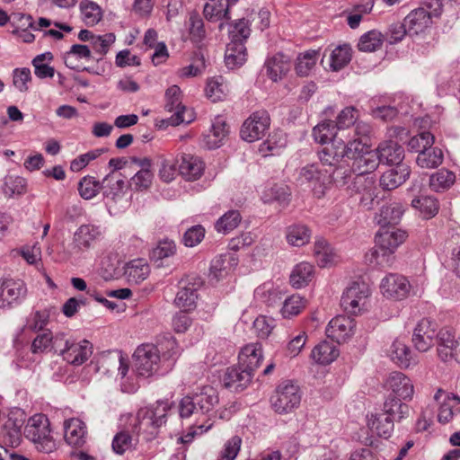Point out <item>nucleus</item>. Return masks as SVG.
<instances>
[{
    "mask_svg": "<svg viewBox=\"0 0 460 460\" xmlns=\"http://www.w3.org/2000/svg\"><path fill=\"white\" fill-rule=\"evenodd\" d=\"M380 164L397 166L404 164V148L394 140L381 142L376 148Z\"/></svg>",
    "mask_w": 460,
    "mask_h": 460,
    "instance_id": "a211bd4d",
    "label": "nucleus"
},
{
    "mask_svg": "<svg viewBox=\"0 0 460 460\" xmlns=\"http://www.w3.org/2000/svg\"><path fill=\"white\" fill-rule=\"evenodd\" d=\"M301 402L300 389L291 381L280 383L270 398L271 406L279 414L288 413L298 407Z\"/></svg>",
    "mask_w": 460,
    "mask_h": 460,
    "instance_id": "20e7f679",
    "label": "nucleus"
},
{
    "mask_svg": "<svg viewBox=\"0 0 460 460\" xmlns=\"http://www.w3.org/2000/svg\"><path fill=\"white\" fill-rule=\"evenodd\" d=\"M170 408L167 401H157L155 404L139 409L133 425L134 432L145 434L146 440L154 438L159 428L165 424Z\"/></svg>",
    "mask_w": 460,
    "mask_h": 460,
    "instance_id": "f03ea898",
    "label": "nucleus"
},
{
    "mask_svg": "<svg viewBox=\"0 0 460 460\" xmlns=\"http://www.w3.org/2000/svg\"><path fill=\"white\" fill-rule=\"evenodd\" d=\"M24 435L40 452L49 454L56 448V442L50 435L49 420L44 414H35L28 420Z\"/></svg>",
    "mask_w": 460,
    "mask_h": 460,
    "instance_id": "7ed1b4c3",
    "label": "nucleus"
},
{
    "mask_svg": "<svg viewBox=\"0 0 460 460\" xmlns=\"http://www.w3.org/2000/svg\"><path fill=\"white\" fill-rule=\"evenodd\" d=\"M411 206L425 217H434L438 211V202L431 196H420L411 200Z\"/></svg>",
    "mask_w": 460,
    "mask_h": 460,
    "instance_id": "de8ad7c7",
    "label": "nucleus"
},
{
    "mask_svg": "<svg viewBox=\"0 0 460 460\" xmlns=\"http://www.w3.org/2000/svg\"><path fill=\"white\" fill-rule=\"evenodd\" d=\"M270 125V119L267 111H254L243 123L240 136L246 142H254L265 136Z\"/></svg>",
    "mask_w": 460,
    "mask_h": 460,
    "instance_id": "423d86ee",
    "label": "nucleus"
},
{
    "mask_svg": "<svg viewBox=\"0 0 460 460\" xmlns=\"http://www.w3.org/2000/svg\"><path fill=\"white\" fill-rule=\"evenodd\" d=\"M205 236V228L200 226H193L183 234L182 242L187 247H194L199 244Z\"/></svg>",
    "mask_w": 460,
    "mask_h": 460,
    "instance_id": "0e129e2a",
    "label": "nucleus"
},
{
    "mask_svg": "<svg viewBox=\"0 0 460 460\" xmlns=\"http://www.w3.org/2000/svg\"><path fill=\"white\" fill-rule=\"evenodd\" d=\"M402 399L389 396L384 403L383 411L391 416L393 420H400L409 413V406L402 402Z\"/></svg>",
    "mask_w": 460,
    "mask_h": 460,
    "instance_id": "79ce46f5",
    "label": "nucleus"
},
{
    "mask_svg": "<svg viewBox=\"0 0 460 460\" xmlns=\"http://www.w3.org/2000/svg\"><path fill=\"white\" fill-rule=\"evenodd\" d=\"M386 387L391 390L395 397L402 400H411L414 393L411 380L403 373L392 372L386 379Z\"/></svg>",
    "mask_w": 460,
    "mask_h": 460,
    "instance_id": "6ab92c4d",
    "label": "nucleus"
},
{
    "mask_svg": "<svg viewBox=\"0 0 460 460\" xmlns=\"http://www.w3.org/2000/svg\"><path fill=\"white\" fill-rule=\"evenodd\" d=\"M367 426L373 433L384 438H390L394 431V420L384 411L371 414L367 420Z\"/></svg>",
    "mask_w": 460,
    "mask_h": 460,
    "instance_id": "7c9ffc66",
    "label": "nucleus"
},
{
    "mask_svg": "<svg viewBox=\"0 0 460 460\" xmlns=\"http://www.w3.org/2000/svg\"><path fill=\"white\" fill-rule=\"evenodd\" d=\"M102 187V181H96L92 176H85L78 183V191L83 199H90L96 196Z\"/></svg>",
    "mask_w": 460,
    "mask_h": 460,
    "instance_id": "864d4df0",
    "label": "nucleus"
},
{
    "mask_svg": "<svg viewBox=\"0 0 460 460\" xmlns=\"http://www.w3.org/2000/svg\"><path fill=\"white\" fill-rule=\"evenodd\" d=\"M202 284L203 281L199 277L181 279L179 282L180 289L174 299L176 306L186 311L194 309L199 296L198 290Z\"/></svg>",
    "mask_w": 460,
    "mask_h": 460,
    "instance_id": "9b49d317",
    "label": "nucleus"
},
{
    "mask_svg": "<svg viewBox=\"0 0 460 460\" xmlns=\"http://www.w3.org/2000/svg\"><path fill=\"white\" fill-rule=\"evenodd\" d=\"M128 173L111 172L102 180L103 195L116 201L123 196L127 186Z\"/></svg>",
    "mask_w": 460,
    "mask_h": 460,
    "instance_id": "4be33fe9",
    "label": "nucleus"
},
{
    "mask_svg": "<svg viewBox=\"0 0 460 460\" xmlns=\"http://www.w3.org/2000/svg\"><path fill=\"white\" fill-rule=\"evenodd\" d=\"M153 180L151 170H138L129 181V186L137 190H146L150 187Z\"/></svg>",
    "mask_w": 460,
    "mask_h": 460,
    "instance_id": "680f3d73",
    "label": "nucleus"
},
{
    "mask_svg": "<svg viewBox=\"0 0 460 460\" xmlns=\"http://www.w3.org/2000/svg\"><path fill=\"white\" fill-rule=\"evenodd\" d=\"M314 253L320 267H327L334 261L335 254L327 241L323 238L315 241Z\"/></svg>",
    "mask_w": 460,
    "mask_h": 460,
    "instance_id": "37998d69",
    "label": "nucleus"
},
{
    "mask_svg": "<svg viewBox=\"0 0 460 460\" xmlns=\"http://www.w3.org/2000/svg\"><path fill=\"white\" fill-rule=\"evenodd\" d=\"M322 173L315 164H308L301 168L297 181L300 184L316 183L321 180Z\"/></svg>",
    "mask_w": 460,
    "mask_h": 460,
    "instance_id": "69168bd1",
    "label": "nucleus"
},
{
    "mask_svg": "<svg viewBox=\"0 0 460 460\" xmlns=\"http://www.w3.org/2000/svg\"><path fill=\"white\" fill-rule=\"evenodd\" d=\"M404 206L396 201L387 202L376 213L374 220L380 228L395 227L402 220Z\"/></svg>",
    "mask_w": 460,
    "mask_h": 460,
    "instance_id": "2eb2a0df",
    "label": "nucleus"
},
{
    "mask_svg": "<svg viewBox=\"0 0 460 460\" xmlns=\"http://www.w3.org/2000/svg\"><path fill=\"white\" fill-rule=\"evenodd\" d=\"M411 168L407 164H400L385 172L379 180L382 189L392 190L406 181L410 177Z\"/></svg>",
    "mask_w": 460,
    "mask_h": 460,
    "instance_id": "5701e85b",
    "label": "nucleus"
},
{
    "mask_svg": "<svg viewBox=\"0 0 460 460\" xmlns=\"http://www.w3.org/2000/svg\"><path fill=\"white\" fill-rule=\"evenodd\" d=\"M27 288L22 281L4 279L0 280V308L20 304L26 296Z\"/></svg>",
    "mask_w": 460,
    "mask_h": 460,
    "instance_id": "4468645a",
    "label": "nucleus"
},
{
    "mask_svg": "<svg viewBox=\"0 0 460 460\" xmlns=\"http://www.w3.org/2000/svg\"><path fill=\"white\" fill-rule=\"evenodd\" d=\"M356 121L357 111L353 107H346L339 113L334 124L338 129H344L355 125Z\"/></svg>",
    "mask_w": 460,
    "mask_h": 460,
    "instance_id": "338daca9",
    "label": "nucleus"
},
{
    "mask_svg": "<svg viewBox=\"0 0 460 460\" xmlns=\"http://www.w3.org/2000/svg\"><path fill=\"white\" fill-rule=\"evenodd\" d=\"M64 340V334H58L55 337L51 335V332L48 330L42 334H39L31 343V351L34 354L42 353L51 346L55 351H58L60 341Z\"/></svg>",
    "mask_w": 460,
    "mask_h": 460,
    "instance_id": "c9c22d12",
    "label": "nucleus"
},
{
    "mask_svg": "<svg viewBox=\"0 0 460 460\" xmlns=\"http://www.w3.org/2000/svg\"><path fill=\"white\" fill-rule=\"evenodd\" d=\"M102 237L101 226L93 224L80 226L74 234L73 243L78 251H87Z\"/></svg>",
    "mask_w": 460,
    "mask_h": 460,
    "instance_id": "f3484780",
    "label": "nucleus"
},
{
    "mask_svg": "<svg viewBox=\"0 0 460 460\" xmlns=\"http://www.w3.org/2000/svg\"><path fill=\"white\" fill-rule=\"evenodd\" d=\"M86 427L79 419H70L64 423V438L74 447H81L86 442Z\"/></svg>",
    "mask_w": 460,
    "mask_h": 460,
    "instance_id": "b1692460",
    "label": "nucleus"
},
{
    "mask_svg": "<svg viewBox=\"0 0 460 460\" xmlns=\"http://www.w3.org/2000/svg\"><path fill=\"white\" fill-rule=\"evenodd\" d=\"M149 273V265L144 259H136L129 261L127 263L124 271L127 280L130 284H139L148 277Z\"/></svg>",
    "mask_w": 460,
    "mask_h": 460,
    "instance_id": "473e14b6",
    "label": "nucleus"
},
{
    "mask_svg": "<svg viewBox=\"0 0 460 460\" xmlns=\"http://www.w3.org/2000/svg\"><path fill=\"white\" fill-rule=\"evenodd\" d=\"M305 305V302L300 296L293 295L284 301L281 308L282 315L285 318L297 315Z\"/></svg>",
    "mask_w": 460,
    "mask_h": 460,
    "instance_id": "bf43d9fd",
    "label": "nucleus"
},
{
    "mask_svg": "<svg viewBox=\"0 0 460 460\" xmlns=\"http://www.w3.org/2000/svg\"><path fill=\"white\" fill-rule=\"evenodd\" d=\"M408 234L397 227L380 228L376 234V249L371 253V263L385 267L390 265L392 254L406 240Z\"/></svg>",
    "mask_w": 460,
    "mask_h": 460,
    "instance_id": "f257e3e1",
    "label": "nucleus"
},
{
    "mask_svg": "<svg viewBox=\"0 0 460 460\" xmlns=\"http://www.w3.org/2000/svg\"><path fill=\"white\" fill-rule=\"evenodd\" d=\"M410 284L405 277L398 274H389L382 279L380 288L384 296L402 300L410 292Z\"/></svg>",
    "mask_w": 460,
    "mask_h": 460,
    "instance_id": "dca6fc26",
    "label": "nucleus"
},
{
    "mask_svg": "<svg viewBox=\"0 0 460 460\" xmlns=\"http://www.w3.org/2000/svg\"><path fill=\"white\" fill-rule=\"evenodd\" d=\"M107 148H97L91 150L85 154L79 155L77 158L74 159L70 164V169L73 172H79L83 168H84L91 161L95 160L102 154L107 152Z\"/></svg>",
    "mask_w": 460,
    "mask_h": 460,
    "instance_id": "052dcab7",
    "label": "nucleus"
},
{
    "mask_svg": "<svg viewBox=\"0 0 460 460\" xmlns=\"http://www.w3.org/2000/svg\"><path fill=\"white\" fill-rule=\"evenodd\" d=\"M241 219L239 211L229 210L217 221L215 228L218 233L228 234L238 226Z\"/></svg>",
    "mask_w": 460,
    "mask_h": 460,
    "instance_id": "09e8293b",
    "label": "nucleus"
},
{
    "mask_svg": "<svg viewBox=\"0 0 460 460\" xmlns=\"http://www.w3.org/2000/svg\"><path fill=\"white\" fill-rule=\"evenodd\" d=\"M194 396L201 414L209 412L219 402L218 393L211 385L203 386Z\"/></svg>",
    "mask_w": 460,
    "mask_h": 460,
    "instance_id": "f704fd0d",
    "label": "nucleus"
},
{
    "mask_svg": "<svg viewBox=\"0 0 460 460\" xmlns=\"http://www.w3.org/2000/svg\"><path fill=\"white\" fill-rule=\"evenodd\" d=\"M389 356L400 367L408 368L418 363L417 356L402 341L395 340L390 347Z\"/></svg>",
    "mask_w": 460,
    "mask_h": 460,
    "instance_id": "bb28decb",
    "label": "nucleus"
},
{
    "mask_svg": "<svg viewBox=\"0 0 460 460\" xmlns=\"http://www.w3.org/2000/svg\"><path fill=\"white\" fill-rule=\"evenodd\" d=\"M246 48L241 41H230L226 49L225 62L229 69H234L246 61Z\"/></svg>",
    "mask_w": 460,
    "mask_h": 460,
    "instance_id": "72a5a7b5",
    "label": "nucleus"
},
{
    "mask_svg": "<svg viewBox=\"0 0 460 460\" xmlns=\"http://www.w3.org/2000/svg\"><path fill=\"white\" fill-rule=\"evenodd\" d=\"M444 159L443 152L438 147L429 146L427 149L421 150L416 157L417 164L421 168L432 169L439 166Z\"/></svg>",
    "mask_w": 460,
    "mask_h": 460,
    "instance_id": "4c0bfd02",
    "label": "nucleus"
},
{
    "mask_svg": "<svg viewBox=\"0 0 460 460\" xmlns=\"http://www.w3.org/2000/svg\"><path fill=\"white\" fill-rule=\"evenodd\" d=\"M228 92V85L222 76L213 77L207 83L206 93L213 102L221 100Z\"/></svg>",
    "mask_w": 460,
    "mask_h": 460,
    "instance_id": "8fccbe9b",
    "label": "nucleus"
},
{
    "mask_svg": "<svg viewBox=\"0 0 460 460\" xmlns=\"http://www.w3.org/2000/svg\"><path fill=\"white\" fill-rule=\"evenodd\" d=\"M357 147V153L353 154L351 168L358 174L374 172L379 165V158L376 150H369V143L363 141L353 142L352 147Z\"/></svg>",
    "mask_w": 460,
    "mask_h": 460,
    "instance_id": "6e6552de",
    "label": "nucleus"
},
{
    "mask_svg": "<svg viewBox=\"0 0 460 460\" xmlns=\"http://www.w3.org/2000/svg\"><path fill=\"white\" fill-rule=\"evenodd\" d=\"M204 170L203 163L196 156L183 155L179 164L178 171L188 181L199 179Z\"/></svg>",
    "mask_w": 460,
    "mask_h": 460,
    "instance_id": "2f4dec72",
    "label": "nucleus"
},
{
    "mask_svg": "<svg viewBox=\"0 0 460 460\" xmlns=\"http://www.w3.org/2000/svg\"><path fill=\"white\" fill-rule=\"evenodd\" d=\"M189 31L190 39L194 42H200L206 37V30L202 18L196 13H192L189 17Z\"/></svg>",
    "mask_w": 460,
    "mask_h": 460,
    "instance_id": "4d7b16f0",
    "label": "nucleus"
},
{
    "mask_svg": "<svg viewBox=\"0 0 460 460\" xmlns=\"http://www.w3.org/2000/svg\"><path fill=\"white\" fill-rule=\"evenodd\" d=\"M166 104L165 109L173 112L170 118V123L172 126H178L181 123H190L192 120L191 113H187L185 106L181 105V89L177 85H172L165 93Z\"/></svg>",
    "mask_w": 460,
    "mask_h": 460,
    "instance_id": "f8f14e48",
    "label": "nucleus"
},
{
    "mask_svg": "<svg viewBox=\"0 0 460 460\" xmlns=\"http://www.w3.org/2000/svg\"><path fill=\"white\" fill-rule=\"evenodd\" d=\"M239 364L252 373L260 367L262 360V350L260 343L245 345L239 353Z\"/></svg>",
    "mask_w": 460,
    "mask_h": 460,
    "instance_id": "c85d7f7f",
    "label": "nucleus"
},
{
    "mask_svg": "<svg viewBox=\"0 0 460 460\" xmlns=\"http://www.w3.org/2000/svg\"><path fill=\"white\" fill-rule=\"evenodd\" d=\"M252 376V371L238 364L227 368L224 376V385L227 388L240 392L250 384Z\"/></svg>",
    "mask_w": 460,
    "mask_h": 460,
    "instance_id": "aec40b11",
    "label": "nucleus"
},
{
    "mask_svg": "<svg viewBox=\"0 0 460 460\" xmlns=\"http://www.w3.org/2000/svg\"><path fill=\"white\" fill-rule=\"evenodd\" d=\"M251 33L249 22L244 18L239 19L230 25L229 37L231 41H241L244 43Z\"/></svg>",
    "mask_w": 460,
    "mask_h": 460,
    "instance_id": "6e6d98bb",
    "label": "nucleus"
},
{
    "mask_svg": "<svg viewBox=\"0 0 460 460\" xmlns=\"http://www.w3.org/2000/svg\"><path fill=\"white\" fill-rule=\"evenodd\" d=\"M384 37L376 30H372L363 34L358 43V48L363 52H374L382 47Z\"/></svg>",
    "mask_w": 460,
    "mask_h": 460,
    "instance_id": "a18cd8bd",
    "label": "nucleus"
},
{
    "mask_svg": "<svg viewBox=\"0 0 460 460\" xmlns=\"http://www.w3.org/2000/svg\"><path fill=\"white\" fill-rule=\"evenodd\" d=\"M314 273V266L309 262L298 263L290 274V283L296 288H300L311 281Z\"/></svg>",
    "mask_w": 460,
    "mask_h": 460,
    "instance_id": "a19ab883",
    "label": "nucleus"
},
{
    "mask_svg": "<svg viewBox=\"0 0 460 460\" xmlns=\"http://www.w3.org/2000/svg\"><path fill=\"white\" fill-rule=\"evenodd\" d=\"M83 20L87 25L96 24L102 18L100 6L91 1L84 0L80 4Z\"/></svg>",
    "mask_w": 460,
    "mask_h": 460,
    "instance_id": "603ef678",
    "label": "nucleus"
},
{
    "mask_svg": "<svg viewBox=\"0 0 460 460\" xmlns=\"http://www.w3.org/2000/svg\"><path fill=\"white\" fill-rule=\"evenodd\" d=\"M319 57L318 50H309L297 58L296 71L300 76L308 75L309 72L315 66Z\"/></svg>",
    "mask_w": 460,
    "mask_h": 460,
    "instance_id": "3c124183",
    "label": "nucleus"
},
{
    "mask_svg": "<svg viewBox=\"0 0 460 460\" xmlns=\"http://www.w3.org/2000/svg\"><path fill=\"white\" fill-rule=\"evenodd\" d=\"M229 6L226 0H209L203 9V13L207 21L210 22H219L218 29L223 30L225 22L223 21L230 20Z\"/></svg>",
    "mask_w": 460,
    "mask_h": 460,
    "instance_id": "a878e982",
    "label": "nucleus"
},
{
    "mask_svg": "<svg viewBox=\"0 0 460 460\" xmlns=\"http://www.w3.org/2000/svg\"><path fill=\"white\" fill-rule=\"evenodd\" d=\"M176 245L173 241L164 239L160 241L156 247L150 252V260L154 261L157 267L163 265L162 261L165 258L171 257L175 253Z\"/></svg>",
    "mask_w": 460,
    "mask_h": 460,
    "instance_id": "49530a36",
    "label": "nucleus"
},
{
    "mask_svg": "<svg viewBox=\"0 0 460 460\" xmlns=\"http://www.w3.org/2000/svg\"><path fill=\"white\" fill-rule=\"evenodd\" d=\"M228 132L229 128L226 121L220 117L216 118L209 133L203 137L204 146L208 149L218 148Z\"/></svg>",
    "mask_w": 460,
    "mask_h": 460,
    "instance_id": "c756f323",
    "label": "nucleus"
},
{
    "mask_svg": "<svg viewBox=\"0 0 460 460\" xmlns=\"http://www.w3.org/2000/svg\"><path fill=\"white\" fill-rule=\"evenodd\" d=\"M456 181V175L453 172L441 169L433 173L429 178L430 188L438 192L450 188Z\"/></svg>",
    "mask_w": 460,
    "mask_h": 460,
    "instance_id": "c03bdc74",
    "label": "nucleus"
},
{
    "mask_svg": "<svg viewBox=\"0 0 460 460\" xmlns=\"http://www.w3.org/2000/svg\"><path fill=\"white\" fill-rule=\"evenodd\" d=\"M438 355L444 362L455 359L459 363L457 348L459 346L456 338V332L451 327L441 328L436 335Z\"/></svg>",
    "mask_w": 460,
    "mask_h": 460,
    "instance_id": "ddd939ff",
    "label": "nucleus"
},
{
    "mask_svg": "<svg viewBox=\"0 0 460 460\" xmlns=\"http://www.w3.org/2000/svg\"><path fill=\"white\" fill-rule=\"evenodd\" d=\"M264 69L273 82L281 80L290 69V58L283 53H277L266 59Z\"/></svg>",
    "mask_w": 460,
    "mask_h": 460,
    "instance_id": "393cba45",
    "label": "nucleus"
},
{
    "mask_svg": "<svg viewBox=\"0 0 460 460\" xmlns=\"http://www.w3.org/2000/svg\"><path fill=\"white\" fill-rule=\"evenodd\" d=\"M311 230L305 225L294 224L289 226L286 231L288 243L292 246L301 247L309 243Z\"/></svg>",
    "mask_w": 460,
    "mask_h": 460,
    "instance_id": "58836bf2",
    "label": "nucleus"
},
{
    "mask_svg": "<svg viewBox=\"0 0 460 460\" xmlns=\"http://www.w3.org/2000/svg\"><path fill=\"white\" fill-rule=\"evenodd\" d=\"M337 130L333 120L324 119L313 128V137L316 142L326 144L328 141L339 140L336 138Z\"/></svg>",
    "mask_w": 460,
    "mask_h": 460,
    "instance_id": "ea45409f",
    "label": "nucleus"
},
{
    "mask_svg": "<svg viewBox=\"0 0 460 460\" xmlns=\"http://www.w3.org/2000/svg\"><path fill=\"white\" fill-rule=\"evenodd\" d=\"M434 140L435 137L430 132L423 131L409 140L408 147L411 151L420 154L421 150L433 146Z\"/></svg>",
    "mask_w": 460,
    "mask_h": 460,
    "instance_id": "13d9d810",
    "label": "nucleus"
},
{
    "mask_svg": "<svg viewBox=\"0 0 460 460\" xmlns=\"http://www.w3.org/2000/svg\"><path fill=\"white\" fill-rule=\"evenodd\" d=\"M352 146L353 142L345 143L341 138L333 140L318 151L319 159L323 165L337 168L358 152L357 147L353 146L351 149Z\"/></svg>",
    "mask_w": 460,
    "mask_h": 460,
    "instance_id": "39448f33",
    "label": "nucleus"
},
{
    "mask_svg": "<svg viewBox=\"0 0 460 460\" xmlns=\"http://www.w3.org/2000/svg\"><path fill=\"white\" fill-rule=\"evenodd\" d=\"M369 296L368 286L365 282H353L343 292L341 305L346 312L357 314L365 304L366 298Z\"/></svg>",
    "mask_w": 460,
    "mask_h": 460,
    "instance_id": "9d476101",
    "label": "nucleus"
},
{
    "mask_svg": "<svg viewBox=\"0 0 460 460\" xmlns=\"http://www.w3.org/2000/svg\"><path fill=\"white\" fill-rule=\"evenodd\" d=\"M26 180L20 176H9L5 178L4 193L9 197L15 194L22 195L26 191Z\"/></svg>",
    "mask_w": 460,
    "mask_h": 460,
    "instance_id": "e2e57ef3",
    "label": "nucleus"
},
{
    "mask_svg": "<svg viewBox=\"0 0 460 460\" xmlns=\"http://www.w3.org/2000/svg\"><path fill=\"white\" fill-rule=\"evenodd\" d=\"M138 376L148 377L156 372L160 362V351L154 344H142L133 355Z\"/></svg>",
    "mask_w": 460,
    "mask_h": 460,
    "instance_id": "0eeeda50",
    "label": "nucleus"
},
{
    "mask_svg": "<svg viewBox=\"0 0 460 460\" xmlns=\"http://www.w3.org/2000/svg\"><path fill=\"white\" fill-rule=\"evenodd\" d=\"M350 59V48L347 45L339 46L332 51L330 65L333 71H339L344 67Z\"/></svg>",
    "mask_w": 460,
    "mask_h": 460,
    "instance_id": "5fc2aeb1",
    "label": "nucleus"
},
{
    "mask_svg": "<svg viewBox=\"0 0 460 460\" xmlns=\"http://www.w3.org/2000/svg\"><path fill=\"white\" fill-rule=\"evenodd\" d=\"M408 28L409 34H419L422 32L431 23L430 13L420 7L411 11L404 19Z\"/></svg>",
    "mask_w": 460,
    "mask_h": 460,
    "instance_id": "cd10ccee",
    "label": "nucleus"
},
{
    "mask_svg": "<svg viewBox=\"0 0 460 460\" xmlns=\"http://www.w3.org/2000/svg\"><path fill=\"white\" fill-rule=\"evenodd\" d=\"M339 356L336 346L329 341H323L314 348L311 353L312 358L318 364L328 365Z\"/></svg>",
    "mask_w": 460,
    "mask_h": 460,
    "instance_id": "e433bc0d",
    "label": "nucleus"
},
{
    "mask_svg": "<svg viewBox=\"0 0 460 460\" xmlns=\"http://www.w3.org/2000/svg\"><path fill=\"white\" fill-rule=\"evenodd\" d=\"M242 444V438L239 436H234L225 445L218 460H234L237 456Z\"/></svg>",
    "mask_w": 460,
    "mask_h": 460,
    "instance_id": "774afa93",
    "label": "nucleus"
},
{
    "mask_svg": "<svg viewBox=\"0 0 460 460\" xmlns=\"http://www.w3.org/2000/svg\"><path fill=\"white\" fill-rule=\"evenodd\" d=\"M58 351L67 363L74 366H81L93 354V345L87 340L80 341L66 340L64 348L59 347Z\"/></svg>",
    "mask_w": 460,
    "mask_h": 460,
    "instance_id": "1a4fd4ad",
    "label": "nucleus"
},
{
    "mask_svg": "<svg viewBox=\"0 0 460 460\" xmlns=\"http://www.w3.org/2000/svg\"><path fill=\"white\" fill-rule=\"evenodd\" d=\"M354 323L349 317L337 316L330 321L326 328L329 338L337 343L345 342L353 334Z\"/></svg>",
    "mask_w": 460,
    "mask_h": 460,
    "instance_id": "412c9836",
    "label": "nucleus"
}]
</instances>
